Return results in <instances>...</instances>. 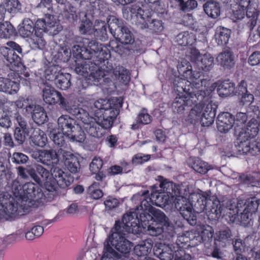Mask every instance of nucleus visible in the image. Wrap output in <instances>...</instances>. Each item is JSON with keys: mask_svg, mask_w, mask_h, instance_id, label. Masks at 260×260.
<instances>
[{"mask_svg": "<svg viewBox=\"0 0 260 260\" xmlns=\"http://www.w3.org/2000/svg\"><path fill=\"white\" fill-rule=\"evenodd\" d=\"M178 71L180 75L190 81L177 77L174 82V89L178 92L179 97H176L172 104L175 112L182 113L188 107L191 106L197 102H202L209 92L207 90L210 82L208 80L201 78L202 73L194 71L186 61L178 64Z\"/></svg>", "mask_w": 260, "mask_h": 260, "instance_id": "f257e3e1", "label": "nucleus"}, {"mask_svg": "<svg viewBox=\"0 0 260 260\" xmlns=\"http://www.w3.org/2000/svg\"><path fill=\"white\" fill-rule=\"evenodd\" d=\"M177 190L175 206L186 220L193 219L194 210L198 213L206 211L207 215L212 219L220 217L222 211L220 202L217 199L212 200L210 192L193 193L192 187L185 183L179 185Z\"/></svg>", "mask_w": 260, "mask_h": 260, "instance_id": "f03ea898", "label": "nucleus"}, {"mask_svg": "<svg viewBox=\"0 0 260 260\" xmlns=\"http://www.w3.org/2000/svg\"><path fill=\"white\" fill-rule=\"evenodd\" d=\"M137 218L124 215L121 221H116L105 245V252L101 260H122L112 247L123 254L128 253L133 247L132 243L125 237L126 234H137L139 230Z\"/></svg>", "mask_w": 260, "mask_h": 260, "instance_id": "7ed1b4c3", "label": "nucleus"}, {"mask_svg": "<svg viewBox=\"0 0 260 260\" xmlns=\"http://www.w3.org/2000/svg\"><path fill=\"white\" fill-rule=\"evenodd\" d=\"M122 106L119 99L113 98L110 100L99 99L95 101L91 109L94 116L98 118L99 123L103 127L109 128L112 126Z\"/></svg>", "mask_w": 260, "mask_h": 260, "instance_id": "20e7f679", "label": "nucleus"}, {"mask_svg": "<svg viewBox=\"0 0 260 260\" xmlns=\"http://www.w3.org/2000/svg\"><path fill=\"white\" fill-rule=\"evenodd\" d=\"M216 105L211 101L204 100L192 108L189 117L192 121H200L203 126H209L214 122Z\"/></svg>", "mask_w": 260, "mask_h": 260, "instance_id": "39448f33", "label": "nucleus"}, {"mask_svg": "<svg viewBox=\"0 0 260 260\" xmlns=\"http://www.w3.org/2000/svg\"><path fill=\"white\" fill-rule=\"evenodd\" d=\"M4 197L7 198L4 199L0 204V209L3 210L4 218L6 219L22 215L23 212L28 210V204L21 203L20 201L17 202L11 195L8 194H5Z\"/></svg>", "mask_w": 260, "mask_h": 260, "instance_id": "423d86ee", "label": "nucleus"}, {"mask_svg": "<svg viewBox=\"0 0 260 260\" xmlns=\"http://www.w3.org/2000/svg\"><path fill=\"white\" fill-rule=\"evenodd\" d=\"M86 51L89 52V59L94 62V64H99L103 60L110 57L109 52L107 50H103L102 44L95 40H90L87 38H80L78 41Z\"/></svg>", "mask_w": 260, "mask_h": 260, "instance_id": "0eeeda50", "label": "nucleus"}, {"mask_svg": "<svg viewBox=\"0 0 260 260\" xmlns=\"http://www.w3.org/2000/svg\"><path fill=\"white\" fill-rule=\"evenodd\" d=\"M250 2L249 0H241L237 5L236 10H233V17L236 20H241L244 17L245 11L246 8V16L249 20L247 23L250 29H252L256 24L258 12L255 7L250 5Z\"/></svg>", "mask_w": 260, "mask_h": 260, "instance_id": "6e6552de", "label": "nucleus"}, {"mask_svg": "<svg viewBox=\"0 0 260 260\" xmlns=\"http://www.w3.org/2000/svg\"><path fill=\"white\" fill-rule=\"evenodd\" d=\"M23 198L22 203L28 204L29 208L36 206V203H43L44 195L41 188L32 182H27L22 186Z\"/></svg>", "mask_w": 260, "mask_h": 260, "instance_id": "1a4fd4ad", "label": "nucleus"}, {"mask_svg": "<svg viewBox=\"0 0 260 260\" xmlns=\"http://www.w3.org/2000/svg\"><path fill=\"white\" fill-rule=\"evenodd\" d=\"M68 155L67 151L62 148H60L57 152L53 149L41 150L32 154L38 162L46 166L57 164L61 159V156L65 157Z\"/></svg>", "mask_w": 260, "mask_h": 260, "instance_id": "9d476101", "label": "nucleus"}, {"mask_svg": "<svg viewBox=\"0 0 260 260\" xmlns=\"http://www.w3.org/2000/svg\"><path fill=\"white\" fill-rule=\"evenodd\" d=\"M237 141V149L240 154L249 153L254 155L260 152V143L248 137L245 134H239Z\"/></svg>", "mask_w": 260, "mask_h": 260, "instance_id": "9b49d317", "label": "nucleus"}, {"mask_svg": "<svg viewBox=\"0 0 260 260\" xmlns=\"http://www.w3.org/2000/svg\"><path fill=\"white\" fill-rule=\"evenodd\" d=\"M34 29L35 33L32 37L30 38L28 42L33 49H42L46 44V41L43 38L44 34L48 30L43 18L37 20Z\"/></svg>", "mask_w": 260, "mask_h": 260, "instance_id": "f8f14e48", "label": "nucleus"}, {"mask_svg": "<svg viewBox=\"0 0 260 260\" xmlns=\"http://www.w3.org/2000/svg\"><path fill=\"white\" fill-rule=\"evenodd\" d=\"M149 12L143 11L137 4L132 5L130 6L124 7L123 9L124 16L128 19L129 17L133 16L136 18V24L141 29H144L147 26L145 18Z\"/></svg>", "mask_w": 260, "mask_h": 260, "instance_id": "ddd939ff", "label": "nucleus"}, {"mask_svg": "<svg viewBox=\"0 0 260 260\" xmlns=\"http://www.w3.org/2000/svg\"><path fill=\"white\" fill-rule=\"evenodd\" d=\"M235 206H236V205L235 203L233 204L231 201L228 202L227 206L225 208H223L220 205L221 208L222 209L221 213L225 212L229 213L232 217H234V219L240 222L242 226H247L250 225L251 221L252 213L247 211H244L243 209L239 213H236V212L234 213V210L235 211H236Z\"/></svg>", "mask_w": 260, "mask_h": 260, "instance_id": "4468645a", "label": "nucleus"}, {"mask_svg": "<svg viewBox=\"0 0 260 260\" xmlns=\"http://www.w3.org/2000/svg\"><path fill=\"white\" fill-rule=\"evenodd\" d=\"M154 208L151 206L150 204L146 200H143L141 203L140 206L137 207L134 210H133L125 215H128L132 216L134 218H137V225L140 222H144L145 225H146L145 222L152 219V217L150 214V209Z\"/></svg>", "mask_w": 260, "mask_h": 260, "instance_id": "2eb2a0df", "label": "nucleus"}, {"mask_svg": "<svg viewBox=\"0 0 260 260\" xmlns=\"http://www.w3.org/2000/svg\"><path fill=\"white\" fill-rule=\"evenodd\" d=\"M14 119L16 127L14 131L15 140L22 144L29 136V130L26 119L19 113L15 114Z\"/></svg>", "mask_w": 260, "mask_h": 260, "instance_id": "dca6fc26", "label": "nucleus"}, {"mask_svg": "<svg viewBox=\"0 0 260 260\" xmlns=\"http://www.w3.org/2000/svg\"><path fill=\"white\" fill-rule=\"evenodd\" d=\"M43 98L46 103L50 105L58 102L60 108L63 110L69 102L59 92L48 86L43 90Z\"/></svg>", "mask_w": 260, "mask_h": 260, "instance_id": "f3484780", "label": "nucleus"}, {"mask_svg": "<svg viewBox=\"0 0 260 260\" xmlns=\"http://www.w3.org/2000/svg\"><path fill=\"white\" fill-rule=\"evenodd\" d=\"M190 57L191 60L204 71H209L213 67L214 58L210 54H201L198 50H193Z\"/></svg>", "mask_w": 260, "mask_h": 260, "instance_id": "a211bd4d", "label": "nucleus"}, {"mask_svg": "<svg viewBox=\"0 0 260 260\" xmlns=\"http://www.w3.org/2000/svg\"><path fill=\"white\" fill-rule=\"evenodd\" d=\"M50 172L51 173L50 182L54 183L55 191L57 188V185L62 188H65L69 186L73 181L71 177L57 167L52 168Z\"/></svg>", "mask_w": 260, "mask_h": 260, "instance_id": "6ab92c4d", "label": "nucleus"}, {"mask_svg": "<svg viewBox=\"0 0 260 260\" xmlns=\"http://www.w3.org/2000/svg\"><path fill=\"white\" fill-rule=\"evenodd\" d=\"M235 121L234 116L229 112H223L217 117V128L222 133H228L233 126Z\"/></svg>", "mask_w": 260, "mask_h": 260, "instance_id": "aec40b11", "label": "nucleus"}, {"mask_svg": "<svg viewBox=\"0 0 260 260\" xmlns=\"http://www.w3.org/2000/svg\"><path fill=\"white\" fill-rule=\"evenodd\" d=\"M64 110L75 116L78 119L81 121L82 124H85L89 121H92L94 118L93 117H90L89 114L85 110L75 105H73L70 102H68Z\"/></svg>", "mask_w": 260, "mask_h": 260, "instance_id": "412c9836", "label": "nucleus"}, {"mask_svg": "<svg viewBox=\"0 0 260 260\" xmlns=\"http://www.w3.org/2000/svg\"><path fill=\"white\" fill-rule=\"evenodd\" d=\"M259 199L255 197L247 199L245 201L239 200L235 206L236 211L234 210V212L239 213L243 209L244 211H247L251 213H254L259 206Z\"/></svg>", "mask_w": 260, "mask_h": 260, "instance_id": "4be33fe9", "label": "nucleus"}, {"mask_svg": "<svg viewBox=\"0 0 260 260\" xmlns=\"http://www.w3.org/2000/svg\"><path fill=\"white\" fill-rule=\"evenodd\" d=\"M82 126L89 135L98 138L103 136L105 134V129H106L103 127L100 123H99L98 118L95 117L92 121L82 124Z\"/></svg>", "mask_w": 260, "mask_h": 260, "instance_id": "5701e85b", "label": "nucleus"}, {"mask_svg": "<svg viewBox=\"0 0 260 260\" xmlns=\"http://www.w3.org/2000/svg\"><path fill=\"white\" fill-rule=\"evenodd\" d=\"M58 127L66 136L68 135L78 124L76 123L75 119L67 115L60 116L57 120Z\"/></svg>", "mask_w": 260, "mask_h": 260, "instance_id": "b1692460", "label": "nucleus"}, {"mask_svg": "<svg viewBox=\"0 0 260 260\" xmlns=\"http://www.w3.org/2000/svg\"><path fill=\"white\" fill-rule=\"evenodd\" d=\"M36 171L41 176L40 179L42 182L40 184H44L46 189L49 191H55V184L50 182V179H51V172L50 173L48 170L40 165H37Z\"/></svg>", "mask_w": 260, "mask_h": 260, "instance_id": "393cba45", "label": "nucleus"}, {"mask_svg": "<svg viewBox=\"0 0 260 260\" xmlns=\"http://www.w3.org/2000/svg\"><path fill=\"white\" fill-rule=\"evenodd\" d=\"M94 62L91 59H83V60L77 62L75 68V72L78 75L87 78L93 68H96Z\"/></svg>", "mask_w": 260, "mask_h": 260, "instance_id": "a878e982", "label": "nucleus"}, {"mask_svg": "<svg viewBox=\"0 0 260 260\" xmlns=\"http://www.w3.org/2000/svg\"><path fill=\"white\" fill-rule=\"evenodd\" d=\"M217 61L224 69H230L235 64L234 56L229 49L223 50L216 57Z\"/></svg>", "mask_w": 260, "mask_h": 260, "instance_id": "bb28decb", "label": "nucleus"}, {"mask_svg": "<svg viewBox=\"0 0 260 260\" xmlns=\"http://www.w3.org/2000/svg\"><path fill=\"white\" fill-rule=\"evenodd\" d=\"M48 132L49 137L53 142L54 144L64 150L66 145L64 137L66 135L63 134V133L57 127L52 128L49 127Z\"/></svg>", "mask_w": 260, "mask_h": 260, "instance_id": "cd10ccee", "label": "nucleus"}, {"mask_svg": "<svg viewBox=\"0 0 260 260\" xmlns=\"http://www.w3.org/2000/svg\"><path fill=\"white\" fill-rule=\"evenodd\" d=\"M18 90V83L7 78L0 77V91L13 94L16 93Z\"/></svg>", "mask_w": 260, "mask_h": 260, "instance_id": "c85d7f7f", "label": "nucleus"}, {"mask_svg": "<svg viewBox=\"0 0 260 260\" xmlns=\"http://www.w3.org/2000/svg\"><path fill=\"white\" fill-rule=\"evenodd\" d=\"M119 32L117 35V39L122 44H132L135 42L134 37L126 26H118Z\"/></svg>", "mask_w": 260, "mask_h": 260, "instance_id": "c756f323", "label": "nucleus"}, {"mask_svg": "<svg viewBox=\"0 0 260 260\" xmlns=\"http://www.w3.org/2000/svg\"><path fill=\"white\" fill-rule=\"evenodd\" d=\"M69 155L65 157L61 156V159L64 160L66 168L72 173H77L80 169V164L76 157L70 152L67 151Z\"/></svg>", "mask_w": 260, "mask_h": 260, "instance_id": "7c9ffc66", "label": "nucleus"}, {"mask_svg": "<svg viewBox=\"0 0 260 260\" xmlns=\"http://www.w3.org/2000/svg\"><path fill=\"white\" fill-rule=\"evenodd\" d=\"M31 117L33 120L38 124H44L47 120V116L44 108L35 104L33 106Z\"/></svg>", "mask_w": 260, "mask_h": 260, "instance_id": "2f4dec72", "label": "nucleus"}, {"mask_svg": "<svg viewBox=\"0 0 260 260\" xmlns=\"http://www.w3.org/2000/svg\"><path fill=\"white\" fill-rule=\"evenodd\" d=\"M196 41V36L192 32L183 31L179 34L175 38L178 45L186 46L192 45Z\"/></svg>", "mask_w": 260, "mask_h": 260, "instance_id": "473e14b6", "label": "nucleus"}, {"mask_svg": "<svg viewBox=\"0 0 260 260\" xmlns=\"http://www.w3.org/2000/svg\"><path fill=\"white\" fill-rule=\"evenodd\" d=\"M142 226L144 228H147V231L148 234L153 236H157L160 235L164 231L163 226L160 224H158L156 221L152 219L146 221L145 225L144 222H141Z\"/></svg>", "mask_w": 260, "mask_h": 260, "instance_id": "72a5a7b5", "label": "nucleus"}, {"mask_svg": "<svg viewBox=\"0 0 260 260\" xmlns=\"http://www.w3.org/2000/svg\"><path fill=\"white\" fill-rule=\"evenodd\" d=\"M15 106L18 109H23L22 112L24 115L32 113L33 106L35 105L28 98H19L14 102Z\"/></svg>", "mask_w": 260, "mask_h": 260, "instance_id": "f704fd0d", "label": "nucleus"}, {"mask_svg": "<svg viewBox=\"0 0 260 260\" xmlns=\"http://www.w3.org/2000/svg\"><path fill=\"white\" fill-rule=\"evenodd\" d=\"M205 12L210 17L216 18L219 16L220 7L216 2L209 1L204 5Z\"/></svg>", "mask_w": 260, "mask_h": 260, "instance_id": "c9c22d12", "label": "nucleus"}, {"mask_svg": "<svg viewBox=\"0 0 260 260\" xmlns=\"http://www.w3.org/2000/svg\"><path fill=\"white\" fill-rule=\"evenodd\" d=\"M34 29L33 22L29 19H24L21 25H19L18 31L20 36L24 38L32 37Z\"/></svg>", "mask_w": 260, "mask_h": 260, "instance_id": "e433bc0d", "label": "nucleus"}, {"mask_svg": "<svg viewBox=\"0 0 260 260\" xmlns=\"http://www.w3.org/2000/svg\"><path fill=\"white\" fill-rule=\"evenodd\" d=\"M71 75L70 74L60 72L54 81V84L58 88L67 90L71 85Z\"/></svg>", "mask_w": 260, "mask_h": 260, "instance_id": "4c0bfd02", "label": "nucleus"}, {"mask_svg": "<svg viewBox=\"0 0 260 260\" xmlns=\"http://www.w3.org/2000/svg\"><path fill=\"white\" fill-rule=\"evenodd\" d=\"M258 132V124L257 121L252 118L250 119L247 123L246 125L244 126V128H242L239 134H245L248 137L253 138Z\"/></svg>", "mask_w": 260, "mask_h": 260, "instance_id": "58836bf2", "label": "nucleus"}, {"mask_svg": "<svg viewBox=\"0 0 260 260\" xmlns=\"http://www.w3.org/2000/svg\"><path fill=\"white\" fill-rule=\"evenodd\" d=\"M150 214H151L150 215L153 218H155L154 221L158 224H160L162 226H170V224L168 218L161 210L155 208H151L150 209Z\"/></svg>", "mask_w": 260, "mask_h": 260, "instance_id": "ea45409f", "label": "nucleus"}, {"mask_svg": "<svg viewBox=\"0 0 260 260\" xmlns=\"http://www.w3.org/2000/svg\"><path fill=\"white\" fill-rule=\"evenodd\" d=\"M2 52L7 61L10 64L16 66L20 63V58L13 49H9L8 47H4L2 48Z\"/></svg>", "mask_w": 260, "mask_h": 260, "instance_id": "a19ab883", "label": "nucleus"}, {"mask_svg": "<svg viewBox=\"0 0 260 260\" xmlns=\"http://www.w3.org/2000/svg\"><path fill=\"white\" fill-rule=\"evenodd\" d=\"M231 35L230 29L224 27L217 28L215 34V39L217 43L219 45L226 44Z\"/></svg>", "mask_w": 260, "mask_h": 260, "instance_id": "79ce46f5", "label": "nucleus"}, {"mask_svg": "<svg viewBox=\"0 0 260 260\" xmlns=\"http://www.w3.org/2000/svg\"><path fill=\"white\" fill-rule=\"evenodd\" d=\"M32 142L39 147L44 146L47 141V138L44 132L40 128H35L31 136Z\"/></svg>", "mask_w": 260, "mask_h": 260, "instance_id": "37998d69", "label": "nucleus"}, {"mask_svg": "<svg viewBox=\"0 0 260 260\" xmlns=\"http://www.w3.org/2000/svg\"><path fill=\"white\" fill-rule=\"evenodd\" d=\"M113 74L116 78L124 84H127L130 80L128 71L123 67H116L113 71Z\"/></svg>", "mask_w": 260, "mask_h": 260, "instance_id": "c03bdc74", "label": "nucleus"}, {"mask_svg": "<svg viewBox=\"0 0 260 260\" xmlns=\"http://www.w3.org/2000/svg\"><path fill=\"white\" fill-rule=\"evenodd\" d=\"M82 125V124H81ZM82 125L79 124L75 126V129H73V132L70 133L67 137L69 138L70 140L74 142L82 143L85 140L86 137L84 132L82 130Z\"/></svg>", "mask_w": 260, "mask_h": 260, "instance_id": "a18cd8bd", "label": "nucleus"}, {"mask_svg": "<svg viewBox=\"0 0 260 260\" xmlns=\"http://www.w3.org/2000/svg\"><path fill=\"white\" fill-rule=\"evenodd\" d=\"M93 35L102 40L107 35L106 24L104 21L96 20L93 27Z\"/></svg>", "mask_w": 260, "mask_h": 260, "instance_id": "49530a36", "label": "nucleus"}, {"mask_svg": "<svg viewBox=\"0 0 260 260\" xmlns=\"http://www.w3.org/2000/svg\"><path fill=\"white\" fill-rule=\"evenodd\" d=\"M234 84L229 80L223 81L218 87V92L220 96H228L233 93Z\"/></svg>", "mask_w": 260, "mask_h": 260, "instance_id": "de8ad7c7", "label": "nucleus"}, {"mask_svg": "<svg viewBox=\"0 0 260 260\" xmlns=\"http://www.w3.org/2000/svg\"><path fill=\"white\" fill-rule=\"evenodd\" d=\"M231 236V230L229 228H226L216 233V240L220 242L221 245L224 247L230 243Z\"/></svg>", "mask_w": 260, "mask_h": 260, "instance_id": "09e8293b", "label": "nucleus"}, {"mask_svg": "<svg viewBox=\"0 0 260 260\" xmlns=\"http://www.w3.org/2000/svg\"><path fill=\"white\" fill-rule=\"evenodd\" d=\"M191 167L196 172L203 174L206 173L208 171L211 169V167L208 166L207 162L198 158L193 160Z\"/></svg>", "mask_w": 260, "mask_h": 260, "instance_id": "8fccbe9b", "label": "nucleus"}, {"mask_svg": "<svg viewBox=\"0 0 260 260\" xmlns=\"http://www.w3.org/2000/svg\"><path fill=\"white\" fill-rule=\"evenodd\" d=\"M145 20L147 26L144 29L149 28L156 32H160L163 30L164 26L161 21L155 19L151 20V17L149 15H147Z\"/></svg>", "mask_w": 260, "mask_h": 260, "instance_id": "3c124183", "label": "nucleus"}, {"mask_svg": "<svg viewBox=\"0 0 260 260\" xmlns=\"http://www.w3.org/2000/svg\"><path fill=\"white\" fill-rule=\"evenodd\" d=\"M79 45H74L71 50V54L72 53L74 57L77 59H89V53L86 51V48L84 50L82 49L81 46H83L79 43Z\"/></svg>", "mask_w": 260, "mask_h": 260, "instance_id": "603ef678", "label": "nucleus"}, {"mask_svg": "<svg viewBox=\"0 0 260 260\" xmlns=\"http://www.w3.org/2000/svg\"><path fill=\"white\" fill-rule=\"evenodd\" d=\"M12 192L13 193V198L16 201H20L22 203V200L23 198V190L22 187L21 186L19 182L17 180H14L12 183L11 187Z\"/></svg>", "mask_w": 260, "mask_h": 260, "instance_id": "864d4df0", "label": "nucleus"}, {"mask_svg": "<svg viewBox=\"0 0 260 260\" xmlns=\"http://www.w3.org/2000/svg\"><path fill=\"white\" fill-rule=\"evenodd\" d=\"M87 194L92 199L98 200L103 196L102 190L100 188V183L94 182L87 189Z\"/></svg>", "mask_w": 260, "mask_h": 260, "instance_id": "5fc2aeb1", "label": "nucleus"}, {"mask_svg": "<svg viewBox=\"0 0 260 260\" xmlns=\"http://www.w3.org/2000/svg\"><path fill=\"white\" fill-rule=\"evenodd\" d=\"M162 248H157L155 250L154 254L161 260H171L173 258L172 250L170 247L165 245Z\"/></svg>", "mask_w": 260, "mask_h": 260, "instance_id": "6e6d98bb", "label": "nucleus"}, {"mask_svg": "<svg viewBox=\"0 0 260 260\" xmlns=\"http://www.w3.org/2000/svg\"><path fill=\"white\" fill-rule=\"evenodd\" d=\"M14 34V28L8 21L0 23V38L7 39Z\"/></svg>", "mask_w": 260, "mask_h": 260, "instance_id": "4d7b16f0", "label": "nucleus"}, {"mask_svg": "<svg viewBox=\"0 0 260 260\" xmlns=\"http://www.w3.org/2000/svg\"><path fill=\"white\" fill-rule=\"evenodd\" d=\"M171 2H175L180 7V9L183 11H188L195 9L198 4L196 0H188L184 2L183 0H170Z\"/></svg>", "mask_w": 260, "mask_h": 260, "instance_id": "13d9d810", "label": "nucleus"}, {"mask_svg": "<svg viewBox=\"0 0 260 260\" xmlns=\"http://www.w3.org/2000/svg\"><path fill=\"white\" fill-rule=\"evenodd\" d=\"M60 68L56 66H51L48 67L45 71L44 76L46 80L54 81L57 76L60 73Z\"/></svg>", "mask_w": 260, "mask_h": 260, "instance_id": "bf43d9fd", "label": "nucleus"}, {"mask_svg": "<svg viewBox=\"0 0 260 260\" xmlns=\"http://www.w3.org/2000/svg\"><path fill=\"white\" fill-rule=\"evenodd\" d=\"M44 232V228L40 225H35L25 233V237L27 240H32L40 237Z\"/></svg>", "mask_w": 260, "mask_h": 260, "instance_id": "052dcab7", "label": "nucleus"}, {"mask_svg": "<svg viewBox=\"0 0 260 260\" xmlns=\"http://www.w3.org/2000/svg\"><path fill=\"white\" fill-rule=\"evenodd\" d=\"M99 66H100V64L96 66V68H93V70L90 72L87 77L89 80L98 82L106 75V73L102 70V68L100 69Z\"/></svg>", "mask_w": 260, "mask_h": 260, "instance_id": "680f3d73", "label": "nucleus"}, {"mask_svg": "<svg viewBox=\"0 0 260 260\" xmlns=\"http://www.w3.org/2000/svg\"><path fill=\"white\" fill-rule=\"evenodd\" d=\"M152 198H153L154 196H156V198L157 200V202L159 203L160 206H166L170 205L172 203L173 201V197L170 196L168 193H154L152 194Z\"/></svg>", "mask_w": 260, "mask_h": 260, "instance_id": "e2e57ef3", "label": "nucleus"}, {"mask_svg": "<svg viewBox=\"0 0 260 260\" xmlns=\"http://www.w3.org/2000/svg\"><path fill=\"white\" fill-rule=\"evenodd\" d=\"M256 176L257 174H255L254 176L251 175H243L240 178L241 181L244 184H247L248 186L251 185V186H257L260 185V181L258 179H256Z\"/></svg>", "mask_w": 260, "mask_h": 260, "instance_id": "0e129e2a", "label": "nucleus"}, {"mask_svg": "<svg viewBox=\"0 0 260 260\" xmlns=\"http://www.w3.org/2000/svg\"><path fill=\"white\" fill-rule=\"evenodd\" d=\"M134 250L138 256H145L151 250V245L147 243L141 244L135 247Z\"/></svg>", "mask_w": 260, "mask_h": 260, "instance_id": "69168bd1", "label": "nucleus"}, {"mask_svg": "<svg viewBox=\"0 0 260 260\" xmlns=\"http://www.w3.org/2000/svg\"><path fill=\"white\" fill-rule=\"evenodd\" d=\"M5 7L8 12L14 13L20 9V4L18 0H6Z\"/></svg>", "mask_w": 260, "mask_h": 260, "instance_id": "338daca9", "label": "nucleus"}, {"mask_svg": "<svg viewBox=\"0 0 260 260\" xmlns=\"http://www.w3.org/2000/svg\"><path fill=\"white\" fill-rule=\"evenodd\" d=\"M79 31L82 34H93V27L91 22L87 19L82 22L79 27Z\"/></svg>", "mask_w": 260, "mask_h": 260, "instance_id": "774afa93", "label": "nucleus"}]
</instances>
